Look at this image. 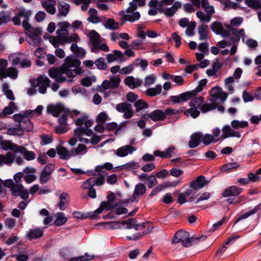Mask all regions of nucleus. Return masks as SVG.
<instances>
[{
    "mask_svg": "<svg viewBox=\"0 0 261 261\" xmlns=\"http://www.w3.org/2000/svg\"><path fill=\"white\" fill-rule=\"evenodd\" d=\"M57 152L61 159L67 160L73 156V154L71 153V150L69 151L67 148L62 146L58 147L57 148Z\"/></svg>",
    "mask_w": 261,
    "mask_h": 261,
    "instance_id": "35",
    "label": "nucleus"
},
{
    "mask_svg": "<svg viewBox=\"0 0 261 261\" xmlns=\"http://www.w3.org/2000/svg\"><path fill=\"white\" fill-rule=\"evenodd\" d=\"M202 135L201 133H196L191 136V140L189 142V146L190 148H195L198 146L200 142L202 141Z\"/></svg>",
    "mask_w": 261,
    "mask_h": 261,
    "instance_id": "29",
    "label": "nucleus"
},
{
    "mask_svg": "<svg viewBox=\"0 0 261 261\" xmlns=\"http://www.w3.org/2000/svg\"><path fill=\"white\" fill-rule=\"evenodd\" d=\"M67 221V218L63 213H59L57 217L54 222L55 225L59 226L64 224Z\"/></svg>",
    "mask_w": 261,
    "mask_h": 261,
    "instance_id": "55",
    "label": "nucleus"
},
{
    "mask_svg": "<svg viewBox=\"0 0 261 261\" xmlns=\"http://www.w3.org/2000/svg\"><path fill=\"white\" fill-rule=\"evenodd\" d=\"M60 254L63 258L65 259H69L68 261H88L92 259L94 257L93 255H89L88 253H86L82 256L70 257L72 255V251L67 248L62 249Z\"/></svg>",
    "mask_w": 261,
    "mask_h": 261,
    "instance_id": "5",
    "label": "nucleus"
},
{
    "mask_svg": "<svg viewBox=\"0 0 261 261\" xmlns=\"http://www.w3.org/2000/svg\"><path fill=\"white\" fill-rule=\"evenodd\" d=\"M15 157V155L10 152L6 154H0V166L12 165L14 162Z\"/></svg>",
    "mask_w": 261,
    "mask_h": 261,
    "instance_id": "19",
    "label": "nucleus"
},
{
    "mask_svg": "<svg viewBox=\"0 0 261 261\" xmlns=\"http://www.w3.org/2000/svg\"><path fill=\"white\" fill-rule=\"evenodd\" d=\"M89 15L87 20L93 23H97L101 21V18L97 15V11L93 8H90L89 10Z\"/></svg>",
    "mask_w": 261,
    "mask_h": 261,
    "instance_id": "36",
    "label": "nucleus"
},
{
    "mask_svg": "<svg viewBox=\"0 0 261 261\" xmlns=\"http://www.w3.org/2000/svg\"><path fill=\"white\" fill-rule=\"evenodd\" d=\"M81 64L80 60L73 57L68 56L65 59L64 63L62 66V69H68L79 67Z\"/></svg>",
    "mask_w": 261,
    "mask_h": 261,
    "instance_id": "16",
    "label": "nucleus"
},
{
    "mask_svg": "<svg viewBox=\"0 0 261 261\" xmlns=\"http://www.w3.org/2000/svg\"><path fill=\"white\" fill-rule=\"evenodd\" d=\"M245 4L249 7L258 9L261 7V2L259 0H244Z\"/></svg>",
    "mask_w": 261,
    "mask_h": 261,
    "instance_id": "60",
    "label": "nucleus"
},
{
    "mask_svg": "<svg viewBox=\"0 0 261 261\" xmlns=\"http://www.w3.org/2000/svg\"><path fill=\"white\" fill-rule=\"evenodd\" d=\"M113 164L110 163H105V164L96 166L95 170L97 172H102L103 170H111L113 169Z\"/></svg>",
    "mask_w": 261,
    "mask_h": 261,
    "instance_id": "56",
    "label": "nucleus"
},
{
    "mask_svg": "<svg viewBox=\"0 0 261 261\" xmlns=\"http://www.w3.org/2000/svg\"><path fill=\"white\" fill-rule=\"evenodd\" d=\"M18 14L21 17H23L28 19L33 14V12L31 10H27L24 8L20 9L19 10Z\"/></svg>",
    "mask_w": 261,
    "mask_h": 261,
    "instance_id": "61",
    "label": "nucleus"
},
{
    "mask_svg": "<svg viewBox=\"0 0 261 261\" xmlns=\"http://www.w3.org/2000/svg\"><path fill=\"white\" fill-rule=\"evenodd\" d=\"M23 189H24V187L21 184H14L11 188V192L14 196H18L19 193Z\"/></svg>",
    "mask_w": 261,
    "mask_h": 261,
    "instance_id": "63",
    "label": "nucleus"
},
{
    "mask_svg": "<svg viewBox=\"0 0 261 261\" xmlns=\"http://www.w3.org/2000/svg\"><path fill=\"white\" fill-rule=\"evenodd\" d=\"M41 4L43 8L46 11L51 15H54L56 13V2H48L44 1H41Z\"/></svg>",
    "mask_w": 261,
    "mask_h": 261,
    "instance_id": "27",
    "label": "nucleus"
},
{
    "mask_svg": "<svg viewBox=\"0 0 261 261\" xmlns=\"http://www.w3.org/2000/svg\"><path fill=\"white\" fill-rule=\"evenodd\" d=\"M49 76L55 80L57 82L63 83L66 80V78L62 75L59 70L56 68H51L48 71Z\"/></svg>",
    "mask_w": 261,
    "mask_h": 261,
    "instance_id": "20",
    "label": "nucleus"
},
{
    "mask_svg": "<svg viewBox=\"0 0 261 261\" xmlns=\"http://www.w3.org/2000/svg\"><path fill=\"white\" fill-rule=\"evenodd\" d=\"M137 8V5L135 3H130L129 6L126 9L125 12L120 11L119 15L123 20L134 22L139 20L141 16L139 12L135 11Z\"/></svg>",
    "mask_w": 261,
    "mask_h": 261,
    "instance_id": "2",
    "label": "nucleus"
},
{
    "mask_svg": "<svg viewBox=\"0 0 261 261\" xmlns=\"http://www.w3.org/2000/svg\"><path fill=\"white\" fill-rule=\"evenodd\" d=\"M120 81V78L118 76H113L110 78V80H105L100 87V91H102V90L117 88L119 87Z\"/></svg>",
    "mask_w": 261,
    "mask_h": 261,
    "instance_id": "8",
    "label": "nucleus"
},
{
    "mask_svg": "<svg viewBox=\"0 0 261 261\" xmlns=\"http://www.w3.org/2000/svg\"><path fill=\"white\" fill-rule=\"evenodd\" d=\"M42 29L39 27L30 29L25 34L28 42L31 45H39L42 41Z\"/></svg>",
    "mask_w": 261,
    "mask_h": 261,
    "instance_id": "3",
    "label": "nucleus"
},
{
    "mask_svg": "<svg viewBox=\"0 0 261 261\" xmlns=\"http://www.w3.org/2000/svg\"><path fill=\"white\" fill-rule=\"evenodd\" d=\"M87 35L91 45L102 40L100 35L95 30L90 31Z\"/></svg>",
    "mask_w": 261,
    "mask_h": 261,
    "instance_id": "43",
    "label": "nucleus"
},
{
    "mask_svg": "<svg viewBox=\"0 0 261 261\" xmlns=\"http://www.w3.org/2000/svg\"><path fill=\"white\" fill-rule=\"evenodd\" d=\"M57 36L61 41V43H66L68 36V31L67 30L58 29L56 31Z\"/></svg>",
    "mask_w": 261,
    "mask_h": 261,
    "instance_id": "49",
    "label": "nucleus"
},
{
    "mask_svg": "<svg viewBox=\"0 0 261 261\" xmlns=\"http://www.w3.org/2000/svg\"><path fill=\"white\" fill-rule=\"evenodd\" d=\"M185 114L187 116H191L193 118H196L199 116L200 112L194 108H191L185 111Z\"/></svg>",
    "mask_w": 261,
    "mask_h": 261,
    "instance_id": "58",
    "label": "nucleus"
},
{
    "mask_svg": "<svg viewBox=\"0 0 261 261\" xmlns=\"http://www.w3.org/2000/svg\"><path fill=\"white\" fill-rule=\"evenodd\" d=\"M107 60L108 63H112L116 61L121 63L124 62L126 59L124 58V54L122 51L114 50L112 53L107 55Z\"/></svg>",
    "mask_w": 261,
    "mask_h": 261,
    "instance_id": "12",
    "label": "nucleus"
},
{
    "mask_svg": "<svg viewBox=\"0 0 261 261\" xmlns=\"http://www.w3.org/2000/svg\"><path fill=\"white\" fill-rule=\"evenodd\" d=\"M196 16L203 23H208L209 22H210L212 16V15L206 13H204L201 11H198L196 12Z\"/></svg>",
    "mask_w": 261,
    "mask_h": 261,
    "instance_id": "48",
    "label": "nucleus"
},
{
    "mask_svg": "<svg viewBox=\"0 0 261 261\" xmlns=\"http://www.w3.org/2000/svg\"><path fill=\"white\" fill-rule=\"evenodd\" d=\"M181 7V3L178 1L175 2L173 5L163 10V13L167 17L173 16L176 11Z\"/></svg>",
    "mask_w": 261,
    "mask_h": 261,
    "instance_id": "24",
    "label": "nucleus"
},
{
    "mask_svg": "<svg viewBox=\"0 0 261 261\" xmlns=\"http://www.w3.org/2000/svg\"><path fill=\"white\" fill-rule=\"evenodd\" d=\"M162 90V87L161 85H157L155 87L147 89L146 91V94L150 96H155L160 94Z\"/></svg>",
    "mask_w": 261,
    "mask_h": 261,
    "instance_id": "46",
    "label": "nucleus"
},
{
    "mask_svg": "<svg viewBox=\"0 0 261 261\" xmlns=\"http://www.w3.org/2000/svg\"><path fill=\"white\" fill-rule=\"evenodd\" d=\"M17 110V106L14 102H10L8 107H6L4 110L0 113V116L5 117L8 115L13 113Z\"/></svg>",
    "mask_w": 261,
    "mask_h": 261,
    "instance_id": "38",
    "label": "nucleus"
},
{
    "mask_svg": "<svg viewBox=\"0 0 261 261\" xmlns=\"http://www.w3.org/2000/svg\"><path fill=\"white\" fill-rule=\"evenodd\" d=\"M190 99L191 100L189 102L190 107L191 108H194L196 109L198 107L201 106V104L204 101V97L202 96H199L197 97H195V96H194Z\"/></svg>",
    "mask_w": 261,
    "mask_h": 261,
    "instance_id": "47",
    "label": "nucleus"
},
{
    "mask_svg": "<svg viewBox=\"0 0 261 261\" xmlns=\"http://www.w3.org/2000/svg\"><path fill=\"white\" fill-rule=\"evenodd\" d=\"M100 50L105 52H108L109 51V47L106 44L102 42V40L93 44L91 47V51L92 53L97 54L99 53Z\"/></svg>",
    "mask_w": 261,
    "mask_h": 261,
    "instance_id": "28",
    "label": "nucleus"
},
{
    "mask_svg": "<svg viewBox=\"0 0 261 261\" xmlns=\"http://www.w3.org/2000/svg\"><path fill=\"white\" fill-rule=\"evenodd\" d=\"M198 33L199 35V40H205L208 36V26L205 24H201L198 27Z\"/></svg>",
    "mask_w": 261,
    "mask_h": 261,
    "instance_id": "42",
    "label": "nucleus"
},
{
    "mask_svg": "<svg viewBox=\"0 0 261 261\" xmlns=\"http://www.w3.org/2000/svg\"><path fill=\"white\" fill-rule=\"evenodd\" d=\"M124 83L130 89H134L136 87H139L142 84V81L138 78H135L132 76H129L124 79Z\"/></svg>",
    "mask_w": 261,
    "mask_h": 261,
    "instance_id": "21",
    "label": "nucleus"
},
{
    "mask_svg": "<svg viewBox=\"0 0 261 261\" xmlns=\"http://www.w3.org/2000/svg\"><path fill=\"white\" fill-rule=\"evenodd\" d=\"M63 72H65L66 73L67 76L68 77L73 78L76 76L77 75L81 74L83 71L82 69L80 67L74 68L72 69H62Z\"/></svg>",
    "mask_w": 261,
    "mask_h": 261,
    "instance_id": "41",
    "label": "nucleus"
},
{
    "mask_svg": "<svg viewBox=\"0 0 261 261\" xmlns=\"http://www.w3.org/2000/svg\"><path fill=\"white\" fill-rule=\"evenodd\" d=\"M90 2L91 0H73V3L76 5L82 4L81 9L83 11H85L88 9Z\"/></svg>",
    "mask_w": 261,
    "mask_h": 261,
    "instance_id": "59",
    "label": "nucleus"
},
{
    "mask_svg": "<svg viewBox=\"0 0 261 261\" xmlns=\"http://www.w3.org/2000/svg\"><path fill=\"white\" fill-rule=\"evenodd\" d=\"M9 76L14 80L18 76V71L14 67H10L6 70V72L1 75L0 77L3 79Z\"/></svg>",
    "mask_w": 261,
    "mask_h": 261,
    "instance_id": "39",
    "label": "nucleus"
},
{
    "mask_svg": "<svg viewBox=\"0 0 261 261\" xmlns=\"http://www.w3.org/2000/svg\"><path fill=\"white\" fill-rule=\"evenodd\" d=\"M59 200L58 206L60 210L62 211L65 210L69 201L68 194L66 193H62L60 196Z\"/></svg>",
    "mask_w": 261,
    "mask_h": 261,
    "instance_id": "32",
    "label": "nucleus"
},
{
    "mask_svg": "<svg viewBox=\"0 0 261 261\" xmlns=\"http://www.w3.org/2000/svg\"><path fill=\"white\" fill-rule=\"evenodd\" d=\"M146 190V188L143 184L138 183L135 186L133 197L135 198L140 197L145 193Z\"/></svg>",
    "mask_w": 261,
    "mask_h": 261,
    "instance_id": "33",
    "label": "nucleus"
},
{
    "mask_svg": "<svg viewBox=\"0 0 261 261\" xmlns=\"http://www.w3.org/2000/svg\"><path fill=\"white\" fill-rule=\"evenodd\" d=\"M244 18L241 17H236L232 18L230 21V23L225 24V27L227 29H234L236 27H239L243 22Z\"/></svg>",
    "mask_w": 261,
    "mask_h": 261,
    "instance_id": "37",
    "label": "nucleus"
},
{
    "mask_svg": "<svg viewBox=\"0 0 261 261\" xmlns=\"http://www.w3.org/2000/svg\"><path fill=\"white\" fill-rule=\"evenodd\" d=\"M43 234V229L41 228L30 229L27 232L26 237L29 240L36 239L41 237Z\"/></svg>",
    "mask_w": 261,
    "mask_h": 261,
    "instance_id": "22",
    "label": "nucleus"
},
{
    "mask_svg": "<svg viewBox=\"0 0 261 261\" xmlns=\"http://www.w3.org/2000/svg\"><path fill=\"white\" fill-rule=\"evenodd\" d=\"M207 183L204 176H199L190 183V187L194 190H198L203 188Z\"/></svg>",
    "mask_w": 261,
    "mask_h": 261,
    "instance_id": "17",
    "label": "nucleus"
},
{
    "mask_svg": "<svg viewBox=\"0 0 261 261\" xmlns=\"http://www.w3.org/2000/svg\"><path fill=\"white\" fill-rule=\"evenodd\" d=\"M88 152V148L86 145L82 143L79 144L76 147L71 149V153L73 156H83Z\"/></svg>",
    "mask_w": 261,
    "mask_h": 261,
    "instance_id": "26",
    "label": "nucleus"
},
{
    "mask_svg": "<svg viewBox=\"0 0 261 261\" xmlns=\"http://www.w3.org/2000/svg\"><path fill=\"white\" fill-rule=\"evenodd\" d=\"M144 119L150 118L153 121H162L165 119L164 111L161 110H156L150 113L143 115Z\"/></svg>",
    "mask_w": 261,
    "mask_h": 261,
    "instance_id": "15",
    "label": "nucleus"
},
{
    "mask_svg": "<svg viewBox=\"0 0 261 261\" xmlns=\"http://www.w3.org/2000/svg\"><path fill=\"white\" fill-rule=\"evenodd\" d=\"M3 91L4 92L6 97L10 100H14L15 97L12 91L9 89V85L6 83L3 85Z\"/></svg>",
    "mask_w": 261,
    "mask_h": 261,
    "instance_id": "57",
    "label": "nucleus"
},
{
    "mask_svg": "<svg viewBox=\"0 0 261 261\" xmlns=\"http://www.w3.org/2000/svg\"><path fill=\"white\" fill-rule=\"evenodd\" d=\"M30 115H27L25 112L23 115L21 114H16L13 115L14 120L20 124V126L22 127L24 132H31L33 130L34 126L33 123L29 120Z\"/></svg>",
    "mask_w": 261,
    "mask_h": 261,
    "instance_id": "4",
    "label": "nucleus"
},
{
    "mask_svg": "<svg viewBox=\"0 0 261 261\" xmlns=\"http://www.w3.org/2000/svg\"><path fill=\"white\" fill-rule=\"evenodd\" d=\"M7 134L9 135L21 136L24 134V130L19 124L17 127H11L8 129Z\"/></svg>",
    "mask_w": 261,
    "mask_h": 261,
    "instance_id": "44",
    "label": "nucleus"
},
{
    "mask_svg": "<svg viewBox=\"0 0 261 261\" xmlns=\"http://www.w3.org/2000/svg\"><path fill=\"white\" fill-rule=\"evenodd\" d=\"M230 33H231L232 37L230 38V40L233 42L238 43L241 38L244 40L245 37V32L244 29H228Z\"/></svg>",
    "mask_w": 261,
    "mask_h": 261,
    "instance_id": "14",
    "label": "nucleus"
},
{
    "mask_svg": "<svg viewBox=\"0 0 261 261\" xmlns=\"http://www.w3.org/2000/svg\"><path fill=\"white\" fill-rule=\"evenodd\" d=\"M104 26L107 29L115 30L118 28V23L113 19L108 18L104 22Z\"/></svg>",
    "mask_w": 261,
    "mask_h": 261,
    "instance_id": "53",
    "label": "nucleus"
},
{
    "mask_svg": "<svg viewBox=\"0 0 261 261\" xmlns=\"http://www.w3.org/2000/svg\"><path fill=\"white\" fill-rule=\"evenodd\" d=\"M13 63L14 64H20L21 66L22 67H30L31 64V62L29 60L24 59L22 61H20V59L18 57L15 58V59L13 61Z\"/></svg>",
    "mask_w": 261,
    "mask_h": 261,
    "instance_id": "62",
    "label": "nucleus"
},
{
    "mask_svg": "<svg viewBox=\"0 0 261 261\" xmlns=\"http://www.w3.org/2000/svg\"><path fill=\"white\" fill-rule=\"evenodd\" d=\"M230 124L233 129H238L247 127L248 126V122L247 121H240L235 119L231 122Z\"/></svg>",
    "mask_w": 261,
    "mask_h": 261,
    "instance_id": "45",
    "label": "nucleus"
},
{
    "mask_svg": "<svg viewBox=\"0 0 261 261\" xmlns=\"http://www.w3.org/2000/svg\"><path fill=\"white\" fill-rule=\"evenodd\" d=\"M2 148L4 150H11L15 152H17L20 146L14 144L10 141L4 140L1 142Z\"/></svg>",
    "mask_w": 261,
    "mask_h": 261,
    "instance_id": "30",
    "label": "nucleus"
},
{
    "mask_svg": "<svg viewBox=\"0 0 261 261\" xmlns=\"http://www.w3.org/2000/svg\"><path fill=\"white\" fill-rule=\"evenodd\" d=\"M58 9L59 10L58 16H66L70 10V5L65 2H59Z\"/></svg>",
    "mask_w": 261,
    "mask_h": 261,
    "instance_id": "34",
    "label": "nucleus"
},
{
    "mask_svg": "<svg viewBox=\"0 0 261 261\" xmlns=\"http://www.w3.org/2000/svg\"><path fill=\"white\" fill-rule=\"evenodd\" d=\"M64 107L61 103L55 105H49L47 107V112L54 117H57L59 114L64 111Z\"/></svg>",
    "mask_w": 261,
    "mask_h": 261,
    "instance_id": "18",
    "label": "nucleus"
},
{
    "mask_svg": "<svg viewBox=\"0 0 261 261\" xmlns=\"http://www.w3.org/2000/svg\"><path fill=\"white\" fill-rule=\"evenodd\" d=\"M55 169V165L52 164H48L42 171L40 176V182L43 184L47 182L50 178L51 172Z\"/></svg>",
    "mask_w": 261,
    "mask_h": 261,
    "instance_id": "10",
    "label": "nucleus"
},
{
    "mask_svg": "<svg viewBox=\"0 0 261 261\" xmlns=\"http://www.w3.org/2000/svg\"><path fill=\"white\" fill-rule=\"evenodd\" d=\"M222 135L221 138L226 139L230 137L240 138L241 134L234 129L231 128V126L228 125H226L223 126L222 129Z\"/></svg>",
    "mask_w": 261,
    "mask_h": 261,
    "instance_id": "13",
    "label": "nucleus"
},
{
    "mask_svg": "<svg viewBox=\"0 0 261 261\" xmlns=\"http://www.w3.org/2000/svg\"><path fill=\"white\" fill-rule=\"evenodd\" d=\"M220 140V139H214V136L212 135L206 134L204 136H202V142L206 145L210 144L212 143H216Z\"/></svg>",
    "mask_w": 261,
    "mask_h": 261,
    "instance_id": "52",
    "label": "nucleus"
},
{
    "mask_svg": "<svg viewBox=\"0 0 261 261\" xmlns=\"http://www.w3.org/2000/svg\"><path fill=\"white\" fill-rule=\"evenodd\" d=\"M17 152L22 154L24 158L28 161L34 160L36 158V154L33 151L28 150L21 146H20Z\"/></svg>",
    "mask_w": 261,
    "mask_h": 261,
    "instance_id": "31",
    "label": "nucleus"
},
{
    "mask_svg": "<svg viewBox=\"0 0 261 261\" xmlns=\"http://www.w3.org/2000/svg\"><path fill=\"white\" fill-rule=\"evenodd\" d=\"M136 221L133 218H129L126 221H124L123 222V224L126 225V228L127 229H132L134 228L136 230L139 229V227L141 226L143 227L142 225H136L135 224Z\"/></svg>",
    "mask_w": 261,
    "mask_h": 261,
    "instance_id": "51",
    "label": "nucleus"
},
{
    "mask_svg": "<svg viewBox=\"0 0 261 261\" xmlns=\"http://www.w3.org/2000/svg\"><path fill=\"white\" fill-rule=\"evenodd\" d=\"M196 95V92L188 91L178 95L171 96L170 97V99L173 103H179L187 101Z\"/></svg>",
    "mask_w": 261,
    "mask_h": 261,
    "instance_id": "7",
    "label": "nucleus"
},
{
    "mask_svg": "<svg viewBox=\"0 0 261 261\" xmlns=\"http://www.w3.org/2000/svg\"><path fill=\"white\" fill-rule=\"evenodd\" d=\"M136 150V148L131 145H124L114 150L115 154L118 156L123 158L128 154H132Z\"/></svg>",
    "mask_w": 261,
    "mask_h": 261,
    "instance_id": "11",
    "label": "nucleus"
},
{
    "mask_svg": "<svg viewBox=\"0 0 261 261\" xmlns=\"http://www.w3.org/2000/svg\"><path fill=\"white\" fill-rule=\"evenodd\" d=\"M196 26V23L194 21L190 22L189 24L187 27L186 34L188 36H192L194 35V29Z\"/></svg>",
    "mask_w": 261,
    "mask_h": 261,
    "instance_id": "64",
    "label": "nucleus"
},
{
    "mask_svg": "<svg viewBox=\"0 0 261 261\" xmlns=\"http://www.w3.org/2000/svg\"><path fill=\"white\" fill-rule=\"evenodd\" d=\"M201 6L204 9L205 13L212 16L215 12L214 6L210 5L207 0H201Z\"/></svg>",
    "mask_w": 261,
    "mask_h": 261,
    "instance_id": "40",
    "label": "nucleus"
},
{
    "mask_svg": "<svg viewBox=\"0 0 261 261\" xmlns=\"http://www.w3.org/2000/svg\"><path fill=\"white\" fill-rule=\"evenodd\" d=\"M242 191L241 188L232 186L226 189L223 192L222 195L225 197L232 196H237L241 193Z\"/></svg>",
    "mask_w": 261,
    "mask_h": 261,
    "instance_id": "25",
    "label": "nucleus"
},
{
    "mask_svg": "<svg viewBox=\"0 0 261 261\" xmlns=\"http://www.w3.org/2000/svg\"><path fill=\"white\" fill-rule=\"evenodd\" d=\"M50 80L46 76H39L36 80L32 82L34 88L39 87V92L41 94L45 93L47 88L48 87Z\"/></svg>",
    "mask_w": 261,
    "mask_h": 261,
    "instance_id": "6",
    "label": "nucleus"
},
{
    "mask_svg": "<svg viewBox=\"0 0 261 261\" xmlns=\"http://www.w3.org/2000/svg\"><path fill=\"white\" fill-rule=\"evenodd\" d=\"M71 51L79 57H83L85 54V50L81 47H79L76 44H72L70 47Z\"/></svg>",
    "mask_w": 261,
    "mask_h": 261,
    "instance_id": "50",
    "label": "nucleus"
},
{
    "mask_svg": "<svg viewBox=\"0 0 261 261\" xmlns=\"http://www.w3.org/2000/svg\"><path fill=\"white\" fill-rule=\"evenodd\" d=\"M211 28L215 33L223 37H228L230 35L229 31L227 29H225L220 22H213L211 25Z\"/></svg>",
    "mask_w": 261,
    "mask_h": 261,
    "instance_id": "9",
    "label": "nucleus"
},
{
    "mask_svg": "<svg viewBox=\"0 0 261 261\" xmlns=\"http://www.w3.org/2000/svg\"><path fill=\"white\" fill-rule=\"evenodd\" d=\"M259 210H260L259 206L258 205H256L252 210H251L245 213V214L241 215L240 216H239L238 217V218L237 219L236 222H238L242 219H245L247 218L251 215H253L255 213H256Z\"/></svg>",
    "mask_w": 261,
    "mask_h": 261,
    "instance_id": "54",
    "label": "nucleus"
},
{
    "mask_svg": "<svg viewBox=\"0 0 261 261\" xmlns=\"http://www.w3.org/2000/svg\"><path fill=\"white\" fill-rule=\"evenodd\" d=\"M206 239V236H201L200 238H190L188 232L180 230L175 233L172 243L175 244L181 243L184 247H188L190 246L192 242L198 240L203 241Z\"/></svg>",
    "mask_w": 261,
    "mask_h": 261,
    "instance_id": "1",
    "label": "nucleus"
},
{
    "mask_svg": "<svg viewBox=\"0 0 261 261\" xmlns=\"http://www.w3.org/2000/svg\"><path fill=\"white\" fill-rule=\"evenodd\" d=\"M74 122L75 124L77 126H81L83 124H84L85 127L87 128L91 127L93 123V120L90 119L89 116L87 115H83L75 120Z\"/></svg>",
    "mask_w": 261,
    "mask_h": 261,
    "instance_id": "23",
    "label": "nucleus"
}]
</instances>
